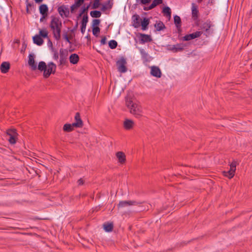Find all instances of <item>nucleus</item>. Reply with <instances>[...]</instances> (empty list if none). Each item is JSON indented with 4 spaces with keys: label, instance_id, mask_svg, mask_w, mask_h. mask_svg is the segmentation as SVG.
<instances>
[{
    "label": "nucleus",
    "instance_id": "11",
    "mask_svg": "<svg viewBox=\"0 0 252 252\" xmlns=\"http://www.w3.org/2000/svg\"><path fill=\"white\" fill-rule=\"evenodd\" d=\"M75 122L73 124L75 127H82L83 126V122L81 120L80 114L76 113L74 117Z\"/></svg>",
    "mask_w": 252,
    "mask_h": 252
},
{
    "label": "nucleus",
    "instance_id": "35",
    "mask_svg": "<svg viewBox=\"0 0 252 252\" xmlns=\"http://www.w3.org/2000/svg\"><path fill=\"white\" fill-rule=\"evenodd\" d=\"M84 0H77L74 5H73L71 8H76L77 7H79L84 2Z\"/></svg>",
    "mask_w": 252,
    "mask_h": 252
},
{
    "label": "nucleus",
    "instance_id": "26",
    "mask_svg": "<svg viewBox=\"0 0 252 252\" xmlns=\"http://www.w3.org/2000/svg\"><path fill=\"white\" fill-rule=\"evenodd\" d=\"M162 0H154L149 7H146L144 9L146 10L151 9L156 6L158 4L162 3Z\"/></svg>",
    "mask_w": 252,
    "mask_h": 252
},
{
    "label": "nucleus",
    "instance_id": "16",
    "mask_svg": "<svg viewBox=\"0 0 252 252\" xmlns=\"http://www.w3.org/2000/svg\"><path fill=\"white\" fill-rule=\"evenodd\" d=\"M58 12L62 17H67L69 14V11L68 9L63 6L59 7Z\"/></svg>",
    "mask_w": 252,
    "mask_h": 252
},
{
    "label": "nucleus",
    "instance_id": "7",
    "mask_svg": "<svg viewBox=\"0 0 252 252\" xmlns=\"http://www.w3.org/2000/svg\"><path fill=\"white\" fill-rule=\"evenodd\" d=\"M137 203L134 201H121L118 205V209L127 208L131 205H136Z\"/></svg>",
    "mask_w": 252,
    "mask_h": 252
},
{
    "label": "nucleus",
    "instance_id": "46",
    "mask_svg": "<svg viewBox=\"0 0 252 252\" xmlns=\"http://www.w3.org/2000/svg\"><path fill=\"white\" fill-rule=\"evenodd\" d=\"M48 44L52 46V43L50 40H49Z\"/></svg>",
    "mask_w": 252,
    "mask_h": 252
},
{
    "label": "nucleus",
    "instance_id": "6",
    "mask_svg": "<svg viewBox=\"0 0 252 252\" xmlns=\"http://www.w3.org/2000/svg\"><path fill=\"white\" fill-rule=\"evenodd\" d=\"M68 56V51L66 49H61L60 50V63L65 64L67 61Z\"/></svg>",
    "mask_w": 252,
    "mask_h": 252
},
{
    "label": "nucleus",
    "instance_id": "27",
    "mask_svg": "<svg viewBox=\"0 0 252 252\" xmlns=\"http://www.w3.org/2000/svg\"><path fill=\"white\" fill-rule=\"evenodd\" d=\"M74 126H73V124H66L63 126V129L64 131L70 132L73 130Z\"/></svg>",
    "mask_w": 252,
    "mask_h": 252
},
{
    "label": "nucleus",
    "instance_id": "2",
    "mask_svg": "<svg viewBox=\"0 0 252 252\" xmlns=\"http://www.w3.org/2000/svg\"><path fill=\"white\" fill-rule=\"evenodd\" d=\"M126 104L129 109L130 113L136 118H140L143 116V109L142 106L136 102H133L129 97H126Z\"/></svg>",
    "mask_w": 252,
    "mask_h": 252
},
{
    "label": "nucleus",
    "instance_id": "24",
    "mask_svg": "<svg viewBox=\"0 0 252 252\" xmlns=\"http://www.w3.org/2000/svg\"><path fill=\"white\" fill-rule=\"evenodd\" d=\"M184 48V46L183 44H176L173 45L170 48V50L174 52H177L182 51Z\"/></svg>",
    "mask_w": 252,
    "mask_h": 252
},
{
    "label": "nucleus",
    "instance_id": "17",
    "mask_svg": "<svg viewBox=\"0 0 252 252\" xmlns=\"http://www.w3.org/2000/svg\"><path fill=\"white\" fill-rule=\"evenodd\" d=\"M88 22V17L87 15H84L82 18V22H81V32L84 34L85 32L87 24Z\"/></svg>",
    "mask_w": 252,
    "mask_h": 252
},
{
    "label": "nucleus",
    "instance_id": "19",
    "mask_svg": "<svg viewBox=\"0 0 252 252\" xmlns=\"http://www.w3.org/2000/svg\"><path fill=\"white\" fill-rule=\"evenodd\" d=\"M48 8L46 4H42L39 7V11L40 14L43 16V18H45L48 15Z\"/></svg>",
    "mask_w": 252,
    "mask_h": 252
},
{
    "label": "nucleus",
    "instance_id": "30",
    "mask_svg": "<svg viewBox=\"0 0 252 252\" xmlns=\"http://www.w3.org/2000/svg\"><path fill=\"white\" fill-rule=\"evenodd\" d=\"M139 18V16L137 15H134L132 16L133 26L135 28H138L139 26V23L138 22Z\"/></svg>",
    "mask_w": 252,
    "mask_h": 252
},
{
    "label": "nucleus",
    "instance_id": "18",
    "mask_svg": "<svg viewBox=\"0 0 252 252\" xmlns=\"http://www.w3.org/2000/svg\"><path fill=\"white\" fill-rule=\"evenodd\" d=\"M10 68V63L8 62H3L0 66V69L2 73H5L7 72Z\"/></svg>",
    "mask_w": 252,
    "mask_h": 252
},
{
    "label": "nucleus",
    "instance_id": "36",
    "mask_svg": "<svg viewBox=\"0 0 252 252\" xmlns=\"http://www.w3.org/2000/svg\"><path fill=\"white\" fill-rule=\"evenodd\" d=\"M117 46V42L115 40H112L109 42V46L111 49L116 48Z\"/></svg>",
    "mask_w": 252,
    "mask_h": 252
},
{
    "label": "nucleus",
    "instance_id": "45",
    "mask_svg": "<svg viewBox=\"0 0 252 252\" xmlns=\"http://www.w3.org/2000/svg\"><path fill=\"white\" fill-rule=\"evenodd\" d=\"M36 2L39 3L42 1L43 0H34Z\"/></svg>",
    "mask_w": 252,
    "mask_h": 252
},
{
    "label": "nucleus",
    "instance_id": "20",
    "mask_svg": "<svg viewBox=\"0 0 252 252\" xmlns=\"http://www.w3.org/2000/svg\"><path fill=\"white\" fill-rule=\"evenodd\" d=\"M32 39L33 43L38 46L42 45L44 42L43 39L38 34L34 36Z\"/></svg>",
    "mask_w": 252,
    "mask_h": 252
},
{
    "label": "nucleus",
    "instance_id": "33",
    "mask_svg": "<svg viewBox=\"0 0 252 252\" xmlns=\"http://www.w3.org/2000/svg\"><path fill=\"white\" fill-rule=\"evenodd\" d=\"M90 15L94 18H99L101 16V13L99 11H93L90 12Z\"/></svg>",
    "mask_w": 252,
    "mask_h": 252
},
{
    "label": "nucleus",
    "instance_id": "40",
    "mask_svg": "<svg viewBox=\"0 0 252 252\" xmlns=\"http://www.w3.org/2000/svg\"><path fill=\"white\" fill-rule=\"evenodd\" d=\"M210 27H211V26H210V24L205 23L203 24L202 28L207 31L209 29Z\"/></svg>",
    "mask_w": 252,
    "mask_h": 252
},
{
    "label": "nucleus",
    "instance_id": "34",
    "mask_svg": "<svg viewBox=\"0 0 252 252\" xmlns=\"http://www.w3.org/2000/svg\"><path fill=\"white\" fill-rule=\"evenodd\" d=\"M155 27L158 31H161L165 28L163 23L161 22H159L156 23Z\"/></svg>",
    "mask_w": 252,
    "mask_h": 252
},
{
    "label": "nucleus",
    "instance_id": "37",
    "mask_svg": "<svg viewBox=\"0 0 252 252\" xmlns=\"http://www.w3.org/2000/svg\"><path fill=\"white\" fill-rule=\"evenodd\" d=\"M100 22V20L99 19H94L92 22V27L93 28L94 27H98V25H99Z\"/></svg>",
    "mask_w": 252,
    "mask_h": 252
},
{
    "label": "nucleus",
    "instance_id": "9",
    "mask_svg": "<svg viewBox=\"0 0 252 252\" xmlns=\"http://www.w3.org/2000/svg\"><path fill=\"white\" fill-rule=\"evenodd\" d=\"M63 38L68 43H70V40L74 37L73 30H68L67 32H64L63 33Z\"/></svg>",
    "mask_w": 252,
    "mask_h": 252
},
{
    "label": "nucleus",
    "instance_id": "41",
    "mask_svg": "<svg viewBox=\"0 0 252 252\" xmlns=\"http://www.w3.org/2000/svg\"><path fill=\"white\" fill-rule=\"evenodd\" d=\"M151 0H141V2L142 4H145L151 1Z\"/></svg>",
    "mask_w": 252,
    "mask_h": 252
},
{
    "label": "nucleus",
    "instance_id": "8",
    "mask_svg": "<svg viewBox=\"0 0 252 252\" xmlns=\"http://www.w3.org/2000/svg\"><path fill=\"white\" fill-rule=\"evenodd\" d=\"M7 134L9 136L8 141L11 144H14L16 142L17 133L15 129H9L7 131Z\"/></svg>",
    "mask_w": 252,
    "mask_h": 252
},
{
    "label": "nucleus",
    "instance_id": "10",
    "mask_svg": "<svg viewBox=\"0 0 252 252\" xmlns=\"http://www.w3.org/2000/svg\"><path fill=\"white\" fill-rule=\"evenodd\" d=\"M151 74L157 78H160L161 76V71L159 68L156 66H152L150 67Z\"/></svg>",
    "mask_w": 252,
    "mask_h": 252
},
{
    "label": "nucleus",
    "instance_id": "15",
    "mask_svg": "<svg viewBox=\"0 0 252 252\" xmlns=\"http://www.w3.org/2000/svg\"><path fill=\"white\" fill-rule=\"evenodd\" d=\"M138 36L142 43L150 42L152 40L150 35L143 33H139Z\"/></svg>",
    "mask_w": 252,
    "mask_h": 252
},
{
    "label": "nucleus",
    "instance_id": "1",
    "mask_svg": "<svg viewBox=\"0 0 252 252\" xmlns=\"http://www.w3.org/2000/svg\"><path fill=\"white\" fill-rule=\"evenodd\" d=\"M28 64L32 70L38 69L40 71H43V76L45 78L49 77L51 74L54 73L56 65L53 63H49L47 65L44 62H40L37 66L35 62V56L33 54H30L28 57Z\"/></svg>",
    "mask_w": 252,
    "mask_h": 252
},
{
    "label": "nucleus",
    "instance_id": "38",
    "mask_svg": "<svg viewBox=\"0 0 252 252\" xmlns=\"http://www.w3.org/2000/svg\"><path fill=\"white\" fill-rule=\"evenodd\" d=\"M100 32V29L99 27L93 28V33L95 36H97Z\"/></svg>",
    "mask_w": 252,
    "mask_h": 252
},
{
    "label": "nucleus",
    "instance_id": "5",
    "mask_svg": "<svg viewBox=\"0 0 252 252\" xmlns=\"http://www.w3.org/2000/svg\"><path fill=\"white\" fill-rule=\"evenodd\" d=\"M237 162L236 161H233L230 164V169L228 171H224L223 172V175L227 177L229 179L232 178L234 176V173L236 170Z\"/></svg>",
    "mask_w": 252,
    "mask_h": 252
},
{
    "label": "nucleus",
    "instance_id": "22",
    "mask_svg": "<svg viewBox=\"0 0 252 252\" xmlns=\"http://www.w3.org/2000/svg\"><path fill=\"white\" fill-rule=\"evenodd\" d=\"M198 13V10L197 9V6L194 3L191 4V14L193 18L196 19L197 18Z\"/></svg>",
    "mask_w": 252,
    "mask_h": 252
},
{
    "label": "nucleus",
    "instance_id": "39",
    "mask_svg": "<svg viewBox=\"0 0 252 252\" xmlns=\"http://www.w3.org/2000/svg\"><path fill=\"white\" fill-rule=\"evenodd\" d=\"M100 5V0H95L94 2L93 7L94 8H98V7Z\"/></svg>",
    "mask_w": 252,
    "mask_h": 252
},
{
    "label": "nucleus",
    "instance_id": "25",
    "mask_svg": "<svg viewBox=\"0 0 252 252\" xmlns=\"http://www.w3.org/2000/svg\"><path fill=\"white\" fill-rule=\"evenodd\" d=\"M112 5V2L110 0H109L102 5L101 10L103 11H105L106 9H110L111 8Z\"/></svg>",
    "mask_w": 252,
    "mask_h": 252
},
{
    "label": "nucleus",
    "instance_id": "43",
    "mask_svg": "<svg viewBox=\"0 0 252 252\" xmlns=\"http://www.w3.org/2000/svg\"><path fill=\"white\" fill-rule=\"evenodd\" d=\"M78 184L79 185H83L84 184V180L82 179H80L78 181Z\"/></svg>",
    "mask_w": 252,
    "mask_h": 252
},
{
    "label": "nucleus",
    "instance_id": "28",
    "mask_svg": "<svg viewBox=\"0 0 252 252\" xmlns=\"http://www.w3.org/2000/svg\"><path fill=\"white\" fill-rule=\"evenodd\" d=\"M162 12L164 13V14L169 19L171 18V9L169 7L166 6L164 7Z\"/></svg>",
    "mask_w": 252,
    "mask_h": 252
},
{
    "label": "nucleus",
    "instance_id": "4",
    "mask_svg": "<svg viewBox=\"0 0 252 252\" xmlns=\"http://www.w3.org/2000/svg\"><path fill=\"white\" fill-rule=\"evenodd\" d=\"M118 70L121 73H125L127 71L126 67V60L123 58H121L116 63Z\"/></svg>",
    "mask_w": 252,
    "mask_h": 252
},
{
    "label": "nucleus",
    "instance_id": "21",
    "mask_svg": "<svg viewBox=\"0 0 252 252\" xmlns=\"http://www.w3.org/2000/svg\"><path fill=\"white\" fill-rule=\"evenodd\" d=\"M79 57L76 54H72L69 57V61L72 64H76L78 62Z\"/></svg>",
    "mask_w": 252,
    "mask_h": 252
},
{
    "label": "nucleus",
    "instance_id": "14",
    "mask_svg": "<svg viewBox=\"0 0 252 252\" xmlns=\"http://www.w3.org/2000/svg\"><path fill=\"white\" fill-rule=\"evenodd\" d=\"M202 34L201 32H196L194 33L186 35L184 37L185 40L188 41L199 37Z\"/></svg>",
    "mask_w": 252,
    "mask_h": 252
},
{
    "label": "nucleus",
    "instance_id": "13",
    "mask_svg": "<svg viewBox=\"0 0 252 252\" xmlns=\"http://www.w3.org/2000/svg\"><path fill=\"white\" fill-rule=\"evenodd\" d=\"M134 122L128 119H125L123 123L124 127L126 130L132 129L134 127Z\"/></svg>",
    "mask_w": 252,
    "mask_h": 252
},
{
    "label": "nucleus",
    "instance_id": "12",
    "mask_svg": "<svg viewBox=\"0 0 252 252\" xmlns=\"http://www.w3.org/2000/svg\"><path fill=\"white\" fill-rule=\"evenodd\" d=\"M116 157L118 162L121 164H124L126 161V156L123 152H118L116 153Z\"/></svg>",
    "mask_w": 252,
    "mask_h": 252
},
{
    "label": "nucleus",
    "instance_id": "23",
    "mask_svg": "<svg viewBox=\"0 0 252 252\" xmlns=\"http://www.w3.org/2000/svg\"><path fill=\"white\" fill-rule=\"evenodd\" d=\"M38 35L43 39L48 37V31L46 28L39 29V34Z\"/></svg>",
    "mask_w": 252,
    "mask_h": 252
},
{
    "label": "nucleus",
    "instance_id": "32",
    "mask_svg": "<svg viewBox=\"0 0 252 252\" xmlns=\"http://www.w3.org/2000/svg\"><path fill=\"white\" fill-rule=\"evenodd\" d=\"M174 22L177 28L180 27L181 21L179 16L175 15L174 17Z\"/></svg>",
    "mask_w": 252,
    "mask_h": 252
},
{
    "label": "nucleus",
    "instance_id": "47",
    "mask_svg": "<svg viewBox=\"0 0 252 252\" xmlns=\"http://www.w3.org/2000/svg\"><path fill=\"white\" fill-rule=\"evenodd\" d=\"M44 18H43V16H42V18H41L40 20L41 22H42Z\"/></svg>",
    "mask_w": 252,
    "mask_h": 252
},
{
    "label": "nucleus",
    "instance_id": "29",
    "mask_svg": "<svg viewBox=\"0 0 252 252\" xmlns=\"http://www.w3.org/2000/svg\"><path fill=\"white\" fill-rule=\"evenodd\" d=\"M149 24V20L147 18H144L141 22L142 29L143 31L146 30L147 29V26Z\"/></svg>",
    "mask_w": 252,
    "mask_h": 252
},
{
    "label": "nucleus",
    "instance_id": "3",
    "mask_svg": "<svg viewBox=\"0 0 252 252\" xmlns=\"http://www.w3.org/2000/svg\"><path fill=\"white\" fill-rule=\"evenodd\" d=\"M62 26V21L59 18L52 17L50 27L52 30L54 37L57 40H59L61 38Z\"/></svg>",
    "mask_w": 252,
    "mask_h": 252
},
{
    "label": "nucleus",
    "instance_id": "31",
    "mask_svg": "<svg viewBox=\"0 0 252 252\" xmlns=\"http://www.w3.org/2000/svg\"><path fill=\"white\" fill-rule=\"evenodd\" d=\"M113 225L112 223H106L103 224V228L106 231H111L113 229Z\"/></svg>",
    "mask_w": 252,
    "mask_h": 252
},
{
    "label": "nucleus",
    "instance_id": "42",
    "mask_svg": "<svg viewBox=\"0 0 252 252\" xmlns=\"http://www.w3.org/2000/svg\"><path fill=\"white\" fill-rule=\"evenodd\" d=\"M106 38L105 37H104L103 38H102L101 40V43L103 45L105 44L106 43Z\"/></svg>",
    "mask_w": 252,
    "mask_h": 252
},
{
    "label": "nucleus",
    "instance_id": "44",
    "mask_svg": "<svg viewBox=\"0 0 252 252\" xmlns=\"http://www.w3.org/2000/svg\"><path fill=\"white\" fill-rule=\"evenodd\" d=\"M54 58L56 60L58 58V54L57 53L55 54Z\"/></svg>",
    "mask_w": 252,
    "mask_h": 252
}]
</instances>
